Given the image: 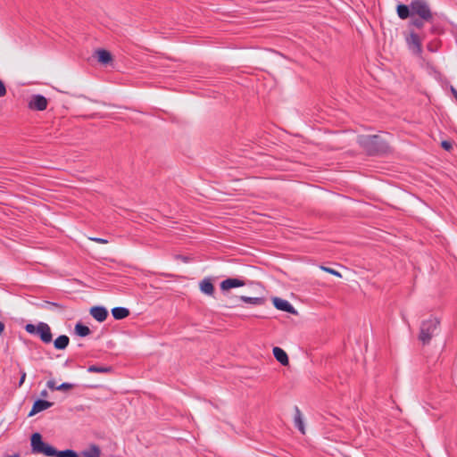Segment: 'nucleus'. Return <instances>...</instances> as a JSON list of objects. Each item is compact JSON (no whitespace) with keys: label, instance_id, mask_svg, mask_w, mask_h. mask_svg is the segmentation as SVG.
<instances>
[{"label":"nucleus","instance_id":"26","mask_svg":"<svg viewBox=\"0 0 457 457\" xmlns=\"http://www.w3.org/2000/svg\"><path fill=\"white\" fill-rule=\"evenodd\" d=\"M320 269L328 273H330L334 276H337V277H339L341 278L342 275L336 270L334 269H331V268H328V267H326V266H320Z\"/></svg>","mask_w":457,"mask_h":457},{"label":"nucleus","instance_id":"10","mask_svg":"<svg viewBox=\"0 0 457 457\" xmlns=\"http://www.w3.org/2000/svg\"><path fill=\"white\" fill-rule=\"evenodd\" d=\"M53 404H54L53 403L48 402L46 400L38 399L34 403L32 409H31L30 412L29 413V416H33L40 411H43L50 408L51 406H53Z\"/></svg>","mask_w":457,"mask_h":457},{"label":"nucleus","instance_id":"8","mask_svg":"<svg viewBox=\"0 0 457 457\" xmlns=\"http://www.w3.org/2000/svg\"><path fill=\"white\" fill-rule=\"evenodd\" d=\"M273 303L278 310L293 314L296 312L294 306L287 300L279 297H275L273 299Z\"/></svg>","mask_w":457,"mask_h":457},{"label":"nucleus","instance_id":"20","mask_svg":"<svg viewBox=\"0 0 457 457\" xmlns=\"http://www.w3.org/2000/svg\"><path fill=\"white\" fill-rule=\"evenodd\" d=\"M240 300L245 303H250L253 305H261L264 303L263 298L262 297H249V296H240Z\"/></svg>","mask_w":457,"mask_h":457},{"label":"nucleus","instance_id":"32","mask_svg":"<svg viewBox=\"0 0 457 457\" xmlns=\"http://www.w3.org/2000/svg\"><path fill=\"white\" fill-rule=\"evenodd\" d=\"M451 92H452V94L453 95L454 98L457 101V89L454 88L453 87H451Z\"/></svg>","mask_w":457,"mask_h":457},{"label":"nucleus","instance_id":"7","mask_svg":"<svg viewBox=\"0 0 457 457\" xmlns=\"http://www.w3.org/2000/svg\"><path fill=\"white\" fill-rule=\"evenodd\" d=\"M48 101L42 95H33L29 102V108L35 111H44L47 108Z\"/></svg>","mask_w":457,"mask_h":457},{"label":"nucleus","instance_id":"2","mask_svg":"<svg viewBox=\"0 0 457 457\" xmlns=\"http://www.w3.org/2000/svg\"><path fill=\"white\" fill-rule=\"evenodd\" d=\"M358 142L370 155L382 154L388 150L387 144L378 135L359 136Z\"/></svg>","mask_w":457,"mask_h":457},{"label":"nucleus","instance_id":"3","mask_svg":"<svg viewBox=\"0 0 457 457\" xmlns=\"http://www.w3.org/2000/svg\"><path fill=\"white\" fill-rule=\"evenodd\" d=\"M439 323V320L436 317H430L421 322L419 340L422 345H425L430 343L432 337L437 333Z\"/></svg>","mask_w":457,"mask_h":457},{"label":"nucleus","instance_id":"24","mask_svg":"<svg viewBox=\"0 0 457 457\" xmlns=\"http://www.w3.org/2000/svg\"><path fill=\"white\" fill-rule=\"evenodd\" d=\"M101 452L96 445H92L90 451L83 452L85 457H100Z\"/></svg>","mask_w":457,"mask_h":457},{"label":"nucleus","instance_id":"30","mask_svg":"<svg viewBox=\"0 0 457 457\" xmlns=\"http://www.w3.org/2000/svg\"><path fill=\"white\" fill-rule=\"evenodd\" d=\"M46 386L51 390H56L58 386H55V382L54 380H48Z\"/></svg>","mask_w":457,"mask_h":457},{"label":"nucleus","instance_id":"36","mask_svg":"<svg viewBox=\"0 0 457 457\" xmlns=\"http://www.w3.org/2000/svg\"><path fill=\"white\" fill-rule=\"evenodd\" d=\"M180 258H181L184 262H187V257H182V256H181Z\"/></svg>","mask_w":457,"mask_h":457},{"label":"nucleus","instance_id":"1","mask_svg":"<svg viewBox=\"0 0 457 457\" xmlns=\"http://www.w3.org/2000/svg\"><path fill=\"white\" fill-rule=\"evenodd\" d=\"M434 21H426L420 17H412L408 24V32L404 33L406 46L410 52L417 56H421L423 53L422 42L427 37L425 24H431L428 32L436 34V27L433 24Z\"/></svg>","mask_w":457,"mask_h":457},{"label":"nucleus","instance_id":"31","mask_svg":"<svg viewBox=\"0 0 457 457\" xmlns=\"http://www.w3.org/2000/svg\"><path fill=\"white\" fill-rule=\"evenodd\" d=\"M442 147L445 150H450L452 149V143L449 142V141H443L442 142Z\"/></svg>","mask_w":457,"mask_h":457},{"label":"nucleus","instance_id":"16","mask_svg":"<svg viewBox=\"0 0 457 457\" xmlns=\"http://www.w3.org/2000/svg\"><path fill=\"white\" fill-rule=\"evenodd\" d=\"M52 451L54 453H50L49 457H79L75 451L70 449L57 451L55 448L52 447Z\"/></svg>","mask_w":457,"mask_h":457},{"label":"nucleus","instance_id":"35","mask_svg":"<svg viewBox=\"0 0 457 457\" xmlns=\"http://www.w3.org/2000/svg\"><path fill=\"white\" fill-rule=\"evenodd\" d=\"M41 395H43V396H46V395H47V392H46V391H43V392L41 393Z\"/></svg>","mask_w":457,"mask_h":457},{"label":"nucleus","instance_id":"4","mask_svg":"<svg viewBox=\"0 0 457 457\" xmlns=\"http://www.w3.org/2000/svg\"><path fill=\"white\" fill-rule=\"evenodd\" d=\"M24 328L29 334L37 335L44 344H49L53 341L51 328L46 322L40 321L37 325L29 323Z\"/></svg>","mask_w":457,"mask_h":457},{"label":"nucleus","instance_id":"13","mask_svg":"<svg viewBox=\"0 0 457 457\" xmlns=\"http://www.w3.org/2000/svg\"><path fill=\"white\" fill-rule=\"evenodd\" d=\"M273 355L276 358V360L280 362L282 365L286 366L288 364L289 360L287 353L280 347H274L273 348Z\"/></svg>","mask_w":457,"mask_h":457},{"label":"nucleus","instance_id":"23","mask_svg":"<svg viewBox=\"0 0 457 457\" xmlns=\"http://www.w3.org/2000/svg\"><path fill=\"white\" fill-rule=\"evenodd\" d=\"M441 46V42L437 38H434L428 42L427 49L431 53H436L439 50Z\"/></svg>","mask_w":457,"mask_h":457},{"label":"nucleus","instance_id":"17","mask_svg":"<svg viewBox=\"0 0 457 457\" xmlns=\"http://www.w3.org/2000/svg\"><path fill=\"white\" fill-rule=\"evenodd\" d=\"M112 314L115 320H122L129 315V311L124 307H114L112 309Z\"/></svg>","mask_w":457,"mask_h":457},{"label":"nucleus","instance_id":"18","mask_svg":"<svg viewBox=\"0 0 457 457\" xmlns=\"http://www.w3.org/2000/svg\"><path fill=\"white\" fill-rule=\"evenodd\" d=\"M98 61L103 64H107L112 61V54L109 51L99 49L96 51Z\"/></svg>","mask_w":457,"mask_h":457},{"label":"nucleus","instance_id":"5","mask_svg":"<svg viewBox=\"0 0 457 457\" xmlns=\"http://www.w3.org/2000/svg\"><path fill=\"white\" fill-rule=\"evenodd\" d=\"M412 17H420L426 21H434V13L427 0H412L411 2Z\"/></svg>","mask_w":457,"mask_h":457},{"label":"nucleus","instance_id":"28","mask_svg":"<svg viewBox=\"0 0 457 457\" xmlns=\"http://www.w3.org/2000/svg\"><path fill=\"white\" fill-rule=\"evenodd\" d=\"M90 240L99 243V244H107L108 240L101 237H91Z\"/></svg>","mask_w":457,"mask_h":457},{"label":"nucleus","instance_id":"22","mask_svg":"<svg viewBox=\"0 0 457 457\" xmlns=\"http://www.w3.org/2000/svg\"><path fill=\"white\" fill-rule=\"evenodd\" d=\"M111 367L90 365L87 371L90 373H108L111 371Z\"/></svg>","mask_w":457,"mask_h":457},{"label":"nucleus","instance_id":"27","mask_svg":"<svg viewBox=\"0 0 457 457\" xmlns=\"http://www.w3.org/2000/svg\"><path fill=\"white\" fill-rule=\"evenodd\" d=\"M6 87L4 82L0 79V97H3L6 95Z\"/></svg>","mask_w":457,"mask_h":457},{"label":"nucleus","instance_id":"25","mask_svg":"<svg viewBox=\"0 0 457 457\" xmlns=\"http://www.w3.org/2000/svg\"><path fill=\"white\" fill-rule=\"evenodd\" d=\"M74 387L73 384L64 382L56 387L57 391H66Z\"/></svg>","mask_w":457,"mask_h":457},{"label":"nucleus","instance_id":"14","mask_svg":"<svg viewBox=\"0 0 457 457\" xmlns=\"http://www.w3.org/2000/svg\"><path fill=\"white\" fill-rule=\"evenodd\" d=\"M200 289L208 295H212L214 293V287L210 278H204L200 282Z\"/></svg>","mask_w":457,"mask_h":457},{"label":"nucleus","instance_id":"11","mask_svg":"<svg viewBox=\"0 0 457 457\" xmlns=\"http://www.w3.org/2000/svg\"><path fill=\"white\" fill-rule=\"evenodd\" d=\"M90 314L96 320L103 322L108 316V311L103 306H94L90 309Z\"/></svg>","mask_w":457,"mask_h":457},{"label":"nucleus","instance_id":"9","mask_svg":"<svg viewBox=\"0 0 457 457\" xmlns=\"http://www.w3.org/2000/svg\"><path fill=\"white\" fill-rule=\"evenodd\" d=\"M245 285V282L242 279L237 278H229L225 280H223L220 283V289L223 291L229 290L231 288L244 287Z\"/></svg>","mask_w":457,"mask_h":457},{"label":"nucleus","instance_id":"12","mask_svg":"<svg viewBox=\"0 0 457 457\" xmlns=\"http://www.w3.org/2000/svg\"><path fill=\"white\" fill-rule=\"evenodd\" d=\"M396 12H397V15L402 20H406L409 17L412 18V12H411V4L406 5L403 4H400L397 5Z\"/></svg>","mask_w":457,"mask_h":457},{"label":"nucleus","instance_id":"6","mask_svg":"<svg viewBox=\"0 0 457 457\" xmlns=\"http://www.w3.org/2000/svg\"><path fill=\"white\" fill-rule=\"evenodd\" d=\"M30 445L33 453H43L46 456H49L50 453H54L52 451L53 446L46 444L39 433L32 434L30 437Z\"/></svg>","mask_w":457,"mask_h":457},{"label":"nucleus","instance_id":"37","mask_svg":"<svg viewBox=\"0 0 457 457\" xmlns=\"http://www.w3.org/2000/svg\"><path fill=\"white\" fill-rule=\"evenodd\" d=\"M7 457H19L18 454H13V455H10V456H7Z\"/></svg>","mask_w":457,"mask_h":457},{"label":"nucleus","instance_id":"15","mask_svg":"<svg viewBox=\"0 0 457 457\" xmlns=\"http://www.w3.org/2000/svg\"><path fill=\"white\" fill-rule=\"evenodd\" d=\"M69 337L66 335H61L54 341V345L57 350H64L69 345Z\"/></svg>","mask_w":457,"mask_h":457},{"label":"nucleus","instance_id":"33","mask_svg":"<svg viewBox=\"0 0 457 457\" xmlns=\"http://www.w3.org/2000/svg\"><path fill=\"white\" fill-rule=\"evenodd\" d=\"M5 325L3 321H0V336L3 334L4 330Z\"/></svg>","mask_w":457,"mask_h":457},{"label":"nucleus","instance_id":"29","mask_svg":"<svg viewBox=\"0 0 457 457\" xmlns=\"http://www.w3.org/2000/svg\"><path fill=\"white\" fill-rule=\"evenodd\" d=\"M26 379V372L24 370H21V378L19 381V386H21Z\"/></svg>","mask_w":457,"mask_h":457},{"label":"nucleus","instance_id":"19","mask_svg":"<svg viewBox=\"0 0 457 457\" xmlns=\"http://www.w3.org/2000/svg\"><path fill=\"white\" fill-rule=\"evenodd\" d=\"M75 332L79 337H87L91 333V330L87 326L77 323L75 326Z\"/></svg>","mask_w":457,"mask_h":457},{"label":"nucleus","instance_id":"34","mask_svg":"<svg viewBox=\"0 0 457 457\" xmlns=\"http://www.w3.org/2000/svg\"><path fill=\"white\" fill-rule=\"evenodd\" d=\"M46 304L48 305H51V306H54V307H61L60 304L56 303H52V302H46Z\"/></svg>","mask_w":457,"mask_h":457},{"label":"nucleus","instance_id":"21","mask_svg":"<svg viewBox=\"0 0 457 457\" xmlns=\"http://www.w3.org/2000/svg\"><path fill=\"white\" fill-rule=\"evenodd\" d=\"M295 425L303 434H304V427L302 420V414L298 407H295Z\"/></svg>","mask_w":457,"mask_h":457}]
</instances>
